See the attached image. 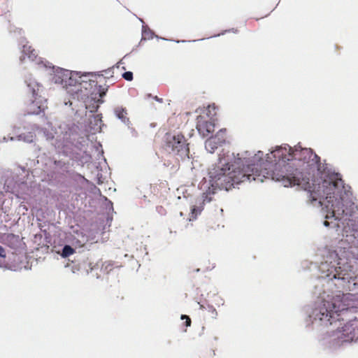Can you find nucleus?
<instances>
[{
    "mask_svg": "<svg viewBox=\"0 0 358 358\" xmlns=\"http://www.w3.org/2000/svg\"><path fill=\"white\" fill-rule=\"evenodd\" d=\"M324 224L326 226H329V222L327 221H324Z\"/></svg>",
    "mask_w": 358,
    "mask_h": 358,
    "instance_id": "obj_24",
    "label": "nucleus"
},
{
    "mask_svg": "<svg viewBox=\"0 0 358 358\" xmlns=\"http://www.w3.org/2000/svg\"><path fill=\"white\" fill-rule=\"evenodd\" d=\"M200 308H201V309H203L204 308L203 305H201Z\"/></svg>",
    "mask_w": 358,
    "mask_h": 358,
    "instance_id": "obj_25",
    "label": "nucleus"
},
{
    "mask_svg": "<svg viewBox=\"0 0 358 358\" xmlns=\"http://www.w3.org/2000/svg\"><path fill=\"white\" fill-rule=\"evenodd\" d=\"M336 335L341 342L358 341V327L352 323H347L340 329L337 327Z\"/></svg>",
    "mask_w": 358,
    "mask_h": 358,
    "instance_id": "obj_7",
    "label": "nucleus"
},
{
    "mask_svg": "<svg viewBox=\"0 0 358 358\" xmlns=\"http://www.w3.org/2000/svg\"><path fill=\"white\" fill-rule=\"evenodd\" d=\"M157 101H162V99L158 98V99H157Z\"/></svg>",
    "mask_w": 358,
    "mask_h": 358,
    "instance_id": "obj_26",
    "label": "nucleus"
},
{
    "mask_svg": "<svg viewBox=\"0 0 358 358\" xmlns=\"http://www.w3.org/2000/svg\"><path fill=\"white\" fill-rule=\"evenodd\" d=\"M75 250L70 245H65L62 249V256L64 258L74 254Z\"/></svg>",
    "mask_w": 358,
    "mask_h": 358,
    "instance_id": "obj_14",
    "label": "nucleus"
},
{
    "mask_svg": "<svg viewBox=\"0 0 358 358\" xmlns=\"http://www.w3.org/2000/svg\"><path fill=\"white\" fill-rule=\"evenodd\" d=\"M122 78L128 81L133 80V73L131 71H127L122 74Z\"/></svg>",
    "mask_w": 358,
    "mask_h": 358,
    "instance_id": "obj_16",
    "label": "nucleus"
},
{
    "mask_svg": "<svg viewBox=\"0 0 358 358\" xmlns=\"http://www.w3.org/2000/svg\"><path fill=\"white\" fill-rule=\"evenodd\" d=\"M40 86L37 84V89L33 88L32 95L34 99L27 105V113L29 115H38L47 108V100L38 94Z\"/></svg>",
    "mask_w": 358,
    "mask_h": 358,
    "instance_id": "obj_6",
    "label": "nucleus"
},
{
    "mask_svg": "<svg viewBox=\"0 0 358 358\" xmlns=\"http://www.w3.org/2000/svg\"><path fill=\"white\" fill-rule=\"evenodd\" d=\"M322 193L320 203L327 213L326 218L341 220L344 216H351L355 203L350 187H346L342 179L336 178L322 182Z\"/></svg>",
    "mask_w": 358,
    "mask_h": 358,
    "instance_id": "obj_2",
    "label": "nucleus"
},
{
    "mask_svg": "<svg viewBox=\"0 0 358 358\" xmlns=\"http://www.w3.org/2000/svg\"><path fill=\"white\" fill-rule=\"evenodd\" d=\"M6 252L5 249L0 245V257H6Z\"/></svg>",
    "mask_w": 358,
    "mask_h": 358,
    "instance_id": "obj_18",
    "label": "nucleus"
},
{
    "mask_svg": "<svg viewBox=\"0 0 358 358\" xmlns=\"http://www.w3.org/2000/svg\"><path fill=\"white\" fill-rule=\"evenodd\" d=\"M176 120V118H175V117H173V118H170V119L169 120V123L170 124H172V123L174 122V120Z\"/></svg>",
    "mask_w": 358,
    "mask_h": 358,
    "instance_id": "obj_20",
    "label": "nucleus"
},
{
    "mask_svg": "<svg viewBox=\"0 0 358 358\" xmlns=\"http://www.w3.org/2000/svg\"><path fill=\"white\" fill-rule=\"evenodd\" d=\"M187 140L181 132L170 131L162 138V148L166 152H173L181 157H188L189 154Z\"/></svg>",
    "mask_w": 358,
    "mask_h": 358,
    "instance_id": "obj_4",
    "label": "nucleus"
},
{
    "mask_svg": "<svg viewBox=\"0 0 358 358\" xmlns=\"http://www.w3.org/2000/svg\"><path fill=\"white\" fill-rule=\"evenodd\" d=\"M30 138H31V139H29V140H27V141H28L31 142V141H33V139H32V138H33V135H31V136H30Z\"/></svg>",
    "mask_w": 358,
    "mask_h": 358,
    "instance_id": "obj_23",
    "label": "nucleus"
},
{
    "mask_svg": "<svg viewBox=\"0 0 358 358\" xmlns=\"http://www.w3.org/2000/svg\"><path fill=\"white\" fill-rule=\"evenodd\" d=\"M249 155L248 151L238 153L234 163L231 165L220 158L218 164L209 172L210 181L219 188L228 191L235 185L245 181L263 182L265 174H268L267 164L291 162L294 166L308 169L320 162V157L310 148H302L299 145L294 148L288 145L276 147L266 155L265 159L262 151H258L252 158Z\"/></svg>",
    "mask_w": 358,
    "mask_h": 358,
    "instance_id": "obj_1",
    "label": "nucleus"
},
{
    "mask_svg": "<svg viewBox=\"0 0 358 358\" xmlns=\"http://www.w3.org/2000/svg\"><path fill=\"white\" fill-rule=\"evenodd\" d=\"M196 127L202 136H208L215 130L214 120H208L203 115H199L196 117Z\"/></svg>",
    "mask_w": 358,
    "mask_h": 358,
    "instance_id": "obj_8",
    "label": "nucleus"
},
{
    "mask_svg": "<svg viewBox=\"0 0 358 358\" xmlns=\"http://www.w3.org/2000/svg\"><path fill=\"white\" fill-rule=\"evenodd\" d=\"M220 145L212 136L205 142V148L208 152L213 153Z\"/></svg>",
    "mask_w": 358,
    "mask_h": 358,
    "instance_id": "obj_11",
    "label": "nucleus"
},
{
    "mask_svg": "<svg viewBox=\"0 0 358 358\" xmlns=\"http://www.w3.org/2000/svg\"><path fill=\"white\" fill-rule=\"evenodd\" d=\"M285 173L273 172L272 178L282 182L285 187L300 186L305 190L310 192V196L312 201H317L318 199L314 196V191L311 190L310 184V173L306 167L301 166H294L292 164L284 165Z\"/></svg>",
    "mask_w": 358,
    "mask_h": 358,
    "instance_id": "obj_3",
    "label": "nucleus"
},
{
    "mask_svg": "<svg viewBox=\"0 0 358 358\" xmlns=\"http://www.w3.org/2000/svg\"><path fill=\"white\" fill-rule=\"evenodd\" d=\"M216 106L215 104L208 105L207 108L202 110V114L206 119L214 120V117L216 115Z\"/></svg>",
    "mask_w": 358,
    "mask_h": 358,
    "instance_id": "obj_10",
    "label": "nucleus"
},
{
    "mask_svg": "<svg viewBox=\"0 0 358 358\" xmlns=\"http://www.w3.org/2000/svg\"><path fill=\"white\" fill-rule=\"evenodd\" d=\"M334 278H342V279H344V278H341L339 275H338V276H336V275H334Z\"/></svg>",
    "mask_w": 358,
    "mask_h": 358,
    "instance_id": "obj_22",
    "label": "nucleus"
},
{
    "mask_svg": "<svg viewBox=\"0 0 358 358\" xmlns=\"http://www.w3.org/2000/svg\"><path fill=\"white\" fill-rule=\"evenodd\" d=\"M115 113L116 116L120 119L124 123L129 122V118L127 117V110L122 107H117L115 109Z\"/></svg>",
    "mask_w": 358,
    "mask_h": 358,
    "instance_id": "obj_12",
    "label": "nucleus"
},
{
    "mask_svg": "<svg viewBox=\"0 0 358 358\" xmlns=\"http://www.w3.org/2000/svg\"><path fill=\"white\" fill-rule=\"evenodd\" d=\"M231 30H232V31L234 33H237L238 32V29H232Z\"/></svg>",
    "mask_w": 358,
    "mask_h": 358,
    "instance_id": "obj_21",
    "label": "nucleus"
},
{
    "mask_svg": "<svg viewBox=\"0 0 358 358\" xmlns=\"http://www.w3.org/2000/svg\"><path fill=\"white\" fill-rule=\"evenodd\" d=\"M103 268L106 271L109 272L114 268V263L111 261L105 262Z\"/></svg>",
    "mask_w": 358,
    "mask_h": 358,
    "instance_id": "obj_15",
    "label": "nucleus"
},
{
    "mask_svg": "<svg viewBox=\"0 0 358 358\" xmlns=\"http://www.w3.org/2000/svg\"><path fill=\"white\" fill-rule=\"evenodd\" d=\"M344 310V309L340 310L332 302L324 301L322 306L320 308V313L317 316L324 326L336 324L338 322L341 324L340 317Z\"/></svg>",
    "mask_w": 358,
    "mask_h": 358,
    "instance_id": "obj_5",
    "label": "nucleus"
},
{
    "mask_svg": "<svg viewBox=\"0 0 358 358\" xmlns=\"http://www.w3.org/2000/svg\"><path fill=\"white\" fill-rule=\"evenodd\" d=\"M22 52L31 61H36L37 59L38 54L36 50L28 43H26L23 45Z\"/></svg>",
    "mask_w": 358,
    "mask_h": 358,
    "instance_id": "obj_9",
    "label": "nucleus"
},
{
    "mask_svg": "<svg viewBox=\"0 0 358 358\" xmlns=\"http://www.w3.org/2000/svg\"><path fill=\"white\" fill-rule=\"evenodd\" d=\"M181 320H185V326L187 327H190L191 325V319L189 316L186 315H181Z\"/></svg>",
    "mask_w": 358,
    "mask_h": 358,
    "instance_id": "obj_17",
    "label": "nucleus"
},
{
    "mask_svg": "<svg viewBox=\"0 0 358 358\" xmlns=\"http://www.w3.org/2000/svg\"><path fill=\"white\" fill-rule=\"evenodd\" d=\"M210 309L212 313L213 317H216L217 315V310H215V308H214L213 306H210Z\"/></svg>",
    "mask_w": 358,
    "mask_h": 358,
    "instance_id": "obj_19",
    "label": "nucleus"
},
{
    "mask_svg": "<svg viewBox=\"0 0 358 358\" xmlns=\"http://www.w3.org/2000/svg\"><path fill=\"white\" fill-rule=\"evenodd\" d=\"M226 129H220L215 136H212L215 141H217L220 146L226 141Z\"/></svg>",
    "mask_w": 358,
    "mask_h": 358,
    "instance_id": "obj_13",
    "label": "nucleus"
}]
</instances>
